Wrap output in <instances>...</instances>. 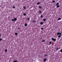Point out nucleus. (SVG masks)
Segmentation results:
<instances>
[{
  "instance_id": "obj_23",
  "label": "nucleus",
  "mask_w": 62,
  "mask_h": 62,
  "mask_svg": "<svg viewBox=\"0 0 62 62\" xmlns=\"http://www.w3.org/2000/svg\"><path fill=\"white\" fill-rule=\"evenodd\" d=\"M58 20H61V18H59L58 19Z\"/></svg>"
},
{
  "instance_id": "obj_7",
  "label": "nucleus",
  "mask_w": 62,
  "mask_h": 62,
  "mask_svg": "<svg viewBox=\"0 0 62 62\" xmlns=\"http://www.w3.org/2000/svg\"><path fill=\"white\" fill-rule=\"evenodd\" d=\"M23 15L24 16H26V14L25 13H24L23 14Z\"/></svg>"
},
{
  "instance_id": "obj_35",
  "label": "nucleus",
  "mask_w": 62,
  "mask_h": 62,
  "mask_svg": "<svg viewBox=\"0 0 62 62\" xmlns=\"http://www.w3.org/2000/svg\"><path fill=\"white\" fill-rule=\"evenodd\" d=\"M1 36V35L0 34V36Z\"/></svg>"
},
{
  "instance_id": "obj_6",
  "label": "nucleus",
  "mask_w": 62,
  "mask_h": 62,
  "mask_svg": "<svg viewBox=\"0 0 62 62\" xmlns=\"http://www.w3.org/2000/svg\"><path fill=\"white\" fill-rule=\"evenodd\" d=\"M59 49H60V48H59L57 47L56 48V51H58V50H59Z\"/></svg>"
},
{
  "instance_id": "obj_8",
  "label": "nucleus",
  "mask_w": 62,
  "mask_h": 62,
  "mask_svg": "<svg viewBox=\"0 0 62 62\" xmlns=\"http://www.w3.org/2000/svg\"><path fill=\"white\" fill-rule=\"evenodd\" d=\"M43 17V15H41V16H40L41 18H42Z\"/></svg>"
},
{
  "instance_id": "obj_15",
  "label": "nucleus",
  "mask_w": 62,
  "mask_h": 62,
  "mask_svg": "<svg viewBox=\"0 0 62 62\" xmlns=\"http://www.w3.org/2000/svg\"><path fill=\"white\" fill-rule=\"evenodd\" d=\"M14 62H18V61H14Z\"/></svg>"
},
{
  "instance_id": "obj_28",
  "label": "nucleus",
  "mask_w": 62,
  "mask_h": 62,
  "mask_svg": "<svg viewBox=\"0 0 62 62\" xmlns=\"http://www.w3.org/2000/svg\"><path fill=\"white\" fill-rule=\"evenodd\" d=\"M12 21H13H13H14V20L13 19H12Z\"/></svg>"
},
{
  "instance_id": "obj_25",
  "label": "nucleus",
  "mask_w": 62,
  "mask_h": 62,
  "mask_svg": "<svg viewBox=\"0 0 62 62\" xmlns=\"http://www.w3.org/2000/svg\"><path fill=\"white\" fill-rule=\"evenodd\" d=\"M60 37H61V36H60V35H59L58 36V37L59 38H60Z\"/></svg>"
},
{
  "instance_id": "obj_27",
  "label": "nucleus",
  "mask_w": 62,
  "mask_h": 62,
  "mask_svg": "<svg viewBox=\"0 0 62 62\" xmlns=\"http://www.w3.org/2000/svg\"><path fill=\"white\" fill-rule=\"evenodd\" d=\"M5 52H7V49H5Z\"/></svg>"
},
{
  "instance_id": "obj_26",
  "label": "nucleus",
  "mask_w": 62,
  "mask_h": 62,
  "mask_svg": "<svg viewBox=\"0 0 62 62\" xmlns=\"http://www.w3.org/2000/svg\"><path fill=\"white\" fill-rule=\"evenodd\" d=\"M12 8H15V6H13V7Z\"/></svg>"
},
{
  "instance_id": "obj_16",
  "label": "nucleus",
  "mask_w": 62,
  "mask_h": 62,
  "mask_svg": "<svg viewBox=\"0 0 62 62\" xmlns=\"http://www.w3.org/2000/svg\"><path fill=\"white\" fill-rule=\"evenodd\" d=\"M15 34L16 35H18V33H17L16 32L15 33Z\"/></svg>"
},
{
  "instance_id": "obj_11",
  "label": "nucleus",
  "mask_w": 62,
  "mask_h": 62,
  "mask_svg": "<svg viewBox=\"0 0 62 62\" xmlns=\"http://www.w3.org/2000/svg\"><path fill=\"white\" fill-rule=\"evenodd\" d=\"M40 4V2H38L37 3V5H39Z\"/></svg>"
},
{
  "instance_id": "obj_18",
  "label": "nucleus",
  "mask_w": 62,
  "mask_h": 62,
  "mask_svg": "<svg viewBox=\"0 0 62 62\" xmlns=\"http://www.w3.org/2000/svg\"><path fill=\"white\" fill-rule=\"evenodd\" d=\"M56 7H57V8H59V5H57L56 6Z\"/></svg>"
},
{
  "instance_id": "obj_17",
  "label": "nucleus",
  "mask_w": 62,
  "mask_h": 62,
  "mask_svg": "<svg viewBox=\"0 0 62 62\" xmlns=\"http://www.w3.org/2000/svg\"><path fill=\"white\" fill-rule=\"evenodd\" d=\"M59 3H57L56 4V5H59Z\"/></svg>"
},
{
  "instance_id": "obj_5",
  "label": "nucleus",
  "mask_w": 62,
  "mask_h": 62,
  "mask_svg": "<svg viewBox=\"0 0 62 62\" xmlns=\"http://www.w3.org/2000/svg\"><path fill=\"white\" fill-rule=\"evenodd\" d=\"M14 21H15L17 20V18L15 17L14 18Z\"/></svg>"
},
{
  "instance_id": "obj_10",
  "label": "nucleus",
  "mask_w": 62,
  "mask_h": 62,
  "mask_svg": "<svg viewBox=\"0 0 62 62\" xmlns=\"http://www.w3.org/2000/svg\"><path fill=\"white\" fill-rule=\"evenodd\" d=\"M24 26H27V23H25L24 24Z\"/></svg>"
},
{
  "instance_id": "obj_20",
  "label": "nucleus",
  "mask_w": 62,
  "mask_h": 62,
  "mask_svg": "<svg viewBox=\"0 0 62 62\" xmlns=\"http://www.w3.org/2000/svg\"><path fill=\"white\" fill-rule=\"evenodd\" d=\"M43 21H46V19L44 18L43 19Z\"/></svg>"
},
{
  "instance_id": "obj_37",
  "label": "nucleus",
  "mask_w": 62,
  "mask_h": 62,
  "mask_svg": "<svg viewBox=\"0 0 62 62\" xmlns=\"http://www.w3.org/2000/svg\"><path fill=\"white\" fill-rule=\"evenodd\" d=\"M55 4H56V3H55Z\"/></svg>"
},
{
  "instance_id": "obj_21",
  "label": "nucleus",
  "mask_w": 62,
  "mask_h": 62,
  "mask_svg": "<svg viewBox=\"0 0 62 62\" xmlns=\"http://www.w3.org/2000/svg\"><path fill=\"white\" fill-rule=\"evenodd\" d=\"M59 35H60V36H62V34L61 33H60Z\"/></svg>"
},
{
  "instance_id": "obj_33",
  "label": "nucleus",
  "mask_w": 62,
  "mask_h": 62,
  "mask_svg": "<svg viewBox=\"0 0 62 62\" xmlns=\"http://www.w3.org/2000/svg\"><path fill=\"white\" fill-rule=\"evenodd\" d=\"M43 28H41V30H43Z\"/></svg>"
},
{
  "instance_id": "obj_31",
  "label": "nucleus",
  "mask_w": 62,
  "mask_h": 62,
  "mask_svg": "<svg viewBox=\"0 0 62 62\" xmlns=\"http://www.w3.org/2000/svg\"><path fill=\"white\" fill-rule=\"evenodd\" d=\"M27 20H28V21H29V18H27Z\"/></svg>"
},
{
  "instance_id": "obj_32",
  "label": "nucleus",
  "mask_w": 62,
  "mask_h": 62,
  "mask_svg": "<svg viewBox=\"0 0 62 62\" xmlns=\"http://www.w3.org/2000/svg\"><path fill=\"white\" fill-rule=\"evenodd\" d=\"M60 52H61V53H62V49H61V50H60Z\"/></svg>"
},
{
  "instance_id": "obj_4",
  "label": "nucleus",
  "mask_w": 62,
  "mask_h": 62,
  "mask_svg": "<svg viewBox=\"0 0 62 62\" xmlns=\"http://www.w3.org/2000/svg\"><path fill=\"white\" fill-rule=\"evenodd\" d=\"M39 8H40V9H42V7L40 6H39Z\"/></svg>"
},
{
  "instance_id": "obj_24",
  "label": "nucleus",
  "mask_w": 62,
  "mask_h": 62,
  "mask_svg": "<svg viewBox=\"0 0 62 62\" xmlns=\"http://www.w3.org/2000/svg\"><path fill=\"white\" fill-rule=\"evenodd\" d=\"M40 24H43V22H41L40 23Z\"/></svg>"
},
{
  "instance_id": "obj_36",
  "label": "nucleus",
  "mask_w": 62,
  "mask_h": 62,
  "mask_svg": "<svg viewBox=\"0 0 62 62\" xmlns=\"http://www.w3.org/2000/svg\"><path fill=\"white\" fill-rule=\"evenodd\" d=\"M18 29H19V28H18Z\"/></svg>"
},
{
  "instance_id": "obj_22",
  "label": "nucleus",
  "mask_w": 62,
  "mask_h": 62,
  "mask_svg": "<svg viewBox=\"0 0 62 62\" xmlns=\"http://www.w3.org/2000/svg\"><path fill=\"white\" fill-rule=\"evenodd\" d=\"M45 40H44L42 41V42H45Z\"/></svg>"
},
{
  "instance_id": "obj_12",
  "label": "nucleus",
  "mask_w": 62,
  "mask_h": 62,
  "mask_svg": "<svg viewBox=\"0 0 62 62\" xmlns=\"http://www.w3.org/2000/svg\"><path fill=\"white\" fill-rule=\"evenodd\" d=\"M52 2L53 3H54V2H55V0H54L52 1Z\"/></svg>"
},
{
  "instance_id": "obj_13",
  "label": "nucleus",
  "mask_w": 62,
  "mask_h": 62,
  "mask_svg": "<svg viewBox=\"0 0 62 62\" xmlns=\"http://www.w3.org/2000/svg\"><path fill=\"white\" fill-rule=\"evenodd\" d=\"M52 43V41H50L49 42V45H50Z\"/></svg>"
},
{
  "instance_id": "obj_30",
  "label": "nucleus",
  "mask_w": 62,
  "mask_h": 62,
  "mask_svg": "<svg viewBox=\"0 0 62 62\" xmlns=\"http://www.w3.org/2000/svg\"><path fill=\"white\" fill-rule=\"evenodd\" d=\"M2 39H1L0 38V41H2Z\"/></svg>"
},
{
  "instance_id": "obj_19",
  "label": "nucleus",
  "mask_w": 62,
  "mask_h": 62,
  "mask_svg": "<svg viewBox=\"0 0 62 62\" xmlns=\"http://www.w3.org/2000/svg\"><path fill=\"white\" fill-rule=\"evenodd\" d=\"M39 13H41V11H39Z\"/></svg>"
},
{
  "instance_id": "obj_2",
  "label": "nucleus",
  "mask_w": 62,
  "mask_h": 62,
  "mask_svg": "<svg viewBox=\"0 0 62 62\" xmlns=\"http://www.w3.org/2000/svg\"><path fill=\"white\" fill-rule=\"evenodd\" d=\"M32 22L33 23H36V20H33L32 21Z\"/></svg>"
},
{
  "instance_id": "obj_34",
  "label": "nucleus",
  "mask_w": 62,
  "mask_h": 62,
  "mask_svg": "<svg viewBox=\"0 0 62 62\" xmlns=\"http://www.w3.org/2000/svg\"><path fill=\"white\" fill-rule=\"evenodd\" d=\"M42 38H41V39H42Z\"/></svg>"
},
{
  "instance_id": "obj_3",
  "label": "nucleus",
  "mask_w": 62,
  "mask_h": 62,
  "mask_svg": "<svg viewBox=\"0 0 62 62\" xmlns=\"http://www.w3.org/2000/svg\"><path fill=\"white\" fill-rule=\"evenodd\" d=\"M46 60H47V58H46L44 59V62H46Z\"/></svg>"
},
{
  "instance_id": "obj_29",
  "label": "nucleus",
  "mask_w": 62,
  "mask_h": 62,
  "mask_svg": "<svg viewBox=\"0 0 62 62\" xmlns=\"http://www.w3.org/2000/svg\"><path fill=\"white\" fill-rule=\"evenodd\" d=\"M47 54H46L45 55H44V56H47Z\"/></svg>"
},
{
  "instance_id": "obj_1",
  "label": "nucleus",
  "mask_w": 62,
  "mask_h": 62,
  "mask_svg": "<svg viewBox=\"0 0 62 62\" xmlns=\"http://www.w3.org/2000/svg\"><path fill=\"white\" fill-rule=\"evenodd\" d=\"M52 40H53V41H56V39H54V38H52Z\"/></svg>"
},
{
  "instance_id": "obj_9",
  "label": "nucleus",
  "mask_w": 62,
  "mask_h": 62,
  "mask_svg": "<svg viewBox=\"0 0 62 62\" xmlns=\"http://www.w3.org/2000/svg\"><path fill=\"white\" fill-rule=\"evenodd\" d=\"M23 9H26V7L25 6H24L23 7Z\"/></svg>"
},
{
  "instance_id": "obj_14",
  "label": "nucleus",
  "mask_w": 62,
  "mask_h": 62,
  "mask_svg": "<svg viewBox=\"0 0 62 62\" xmlns=\"http://www.w3.org/2000/svg\"><path fill=\"white\" fill-rule=\"evenodd\" d=\"M60 33V32H58L57 33V35H59Z\"/></svg>"
}]
</instances>
